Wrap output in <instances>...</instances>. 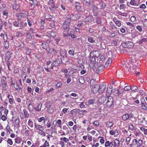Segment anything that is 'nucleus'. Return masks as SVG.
Wrapping results in <instances>:
<instances>
[{"instance_id":"nucleus-5","label":"nucleus","mask_w":147,"mask_h":147,"mask_svg":"<svg viewBox=\"0 0 147 147\" xmlns=\"http://www.w3.org/2000/svg\"><path fill=\"white\" fill-rule=\"evenodd\" d=\"M141 107L143 109H147V103L144 98H141Z\"/></svg>"},{"instance_id":"nucleus-49","label":"nucleus","mask_w":147,"mask_h":147,"mask_svg":"<svg viewBox=\"0 0 147 147\" xmlns=\"http://www.w3.org/2000/svg\"><path fill=\"white\" fill-rule=\"evenodd\" d=\"M68 53L71 56L74 55V51L73 50H69V51Z\"/></svg>"},{"instance_id":"nucleus-14","label":"nucleus","mask_w":147,"mask_h":147,"mask_svg":"<svg viewBox=\"0 0 147 147\" xmlns=\"http://www.w3.org/2000/svg\"><path fill=\"white\" fill-rule=\"evenodd\" d=\"M3 78L1 80V84L4 89L5 88H6L7 84L5 80H6V78L4 76Z\"/></svg>"},{"instance_id":"nucleus-4","label":"nucleus","mask_w":147,"mask_h":147,"mask_svg":"<svg viewBox=\"0 0 147 147\" xmlns=\"http://www.w3.org/2000/svg\"><path fill=\"white\" fill-rule=\"evenodd\" d=\"M107 100L106 103L108 107H110L113 104V98L112 96H107Z\"/></svg>"},{"instance_id":"nucleus-57","label":"nucleus","mask_w":147,"mask_h":147,"mask_svg":"<svg viewBox=\"0 0 147 147\" xmlns=\"http://www.w3.org/2000/svg\"><path fill=\"white\" fill-rule=\"evenodd\" d=\"M129 128L131 131H133L134 130V126L132 124H130L129 126Z\"/></svg>"},{"instance_id":"nucleus-55","label":"nucleus","mask_w":147,"mask_h":147,"mask_svg":"<svg viewBox=\"0 0 147 147\" xmlns=\"http://www.w3.org/2000/svg\"><path fill=\"white\" fill-rule=\"evenodd\" d=\"M131 87L129 86H125L124 88L125 91H127L131 89Z\"/></svg>"},{"instance_id":"nucleus-56","label":"nucleus","mask_w":147,"mask_h":147,"mask_svg":"<svg viewBox=\"0 0 147 147\" xmlns=\"http://www.w3.org/2000/svg\"><path fill=\"white\" fill-rule=\"evenodd\" d=\"M87 112V111L85 110H82L80 111L79 113L80 115H83L84 114L86 113Z\"/></svg>"},{"instance_id":"nucleus-27","label":"nucleus","mask_w":147,"mask_h":147,"mask_svg":"<svg viewBox=\"0 0 147 147\" xmlns=\"http://www.w3.org/2000/svg\"><path fill=\"white\" fill-rule=\"evenodd\" d=\"M131 87V90L134 92H135L137 91L138 87L136 86H133Z\"/></svg>"},{"instance_id":"nucleus-24","label":"nucleus","mask_w":147,"mask_h":147,"mask_svg":"<svg viewBox=\"0 0 147 147\" xmlns=\"http://www.w3.org/2000/svg\"><path fill=\"white\" fill-rule=\"evenodd\" d=\"M114 125V123L112 122L108 121L106 123V126L107 127H110V129H111V127Z\"/></svg>"},{"instance_id":"nucleus-9","label":"nucleus","mask_w":147,"mask_h":147,"mask_svg":"<svg viewBox=\"0 0 147 147\" xmlns=\"http://www.w3.org/2000/svg\"><path fill=\"white\" fill-rule=\"evenodd\" d=\"M140 0H131L130 4L132 6H138L140 4Z\"/></svg>"},{"instance_id":"nucleus-62","label":"nucleus","mask_w":147,"mask_h":147,"mask_svg":"<svg viewBox=\"0 0 147 147\" xmlns=\"http://www.w3.org/2000/svg\"><path fill=\"white\" fill-rule=\"evenodd\" d=\"M16 36H17L20 37L22 35V34L20 32H16Z\"/></svg>"},{"instance_id":"nucleus-41","label":"nucleus","mask_w":147,"mask_h":147,"mask_svg":"<svg viewBox=\"0 0 147 147\" xmlns=\"http://www.w3.org/2000/svg\"><path fill=\"white\" fill-rule=\"evenodd\" d=\"M13 26L15 27L18 28L19 27V24L18 22H17L16 21H14L13 23Z\"/></svg>"},{"instance_id":"nucleus-6","label":"nucleus","mask_w":147,"mask_h":147,"mask_svg":"<svg viewBox=\"0 0 147 147\" xmlns=\"http://www.w3.org/2000/svg\"><path fill=\"white\" fill-rule=\"evenodd\" d=\"M106 85L105 84H101L100 85H99V90H98V92L100 94H102L103 93L106 88Z\"/></svg>"},{"instance_id":"nucleus-61","label":"nucleus","mask_w":147,"mask_h":147,"mask_svg":"<svg viewBox=\"0 0 147 147\" xmlns=\"http://www.w3.org/2000/svg\"><path fill=\"white\" fill-rule=\"evenodd\" d=\"M146 7V5L144 4H141L140 7V8L141 9H144Z\"/></svg>"},{"instance_id":"nucleus-48","label":"nucleus","mask_w":147,"mask_h":147,"mask_svg":"<svg viewBox=\"0 0 147 147\" xmlns=\"http://www.w3.org/2000/svg\"><path fill=\"white\" fill-rule=\"evenodd\" d=\"M71 22V20L70 19H66L65 20V21L64 22V23L69 25L70 23Z\"/></svg>"},{"instance_id":"nucleus-37","label":"nucleus","mask_w":147,"mask_h":147,"mask_svg":"<svg viewBox=\"0 0 147 147\" xmlns=\"http://www.w3.org/2000/svg\"><path fill=\"white\" fill-rule=\"evenodd\" d=\"M112 91V88H107V92H106V94L107 95H109L111 93Z\"/></svg>"},{"instance_id":"nucleus-19","label":"nucleus","mask_w":147,"mask_h":147,"mask_svg":"<svg viewBox=\"0 0 147 147\" xmlns=\"http://www.w3.org/2000/svg\"><path fill=\"white\" fill-rule=\"evenodd\" d=\"M113 145V143L111 142H110L109 141L106 142L105 144V147H112Z\"/></svg>"},{"instance_id":"nucleus-8","label":"nucleus","mask_w":147,"mask_h":147,"mask_svg":"<svg viewBox=\"0 0 147 147\" xmlns=\"http://www.w3.org/2000/svg\"><path fill=\"white\" fill-rule=\"evenodd\" d=\"M113 21L117 26L120 27L121 26L122 24L121 22L118 20L116 17H115L113 18Z\"/></svg>"},{"instance_id":"nucleus-34","label":"nucleus","mask_w":147,"mask_h":147,"mask_svg":"<svg viewBox=\"0 0 147 147\" xmlns=\"http://www.w3.org/2000/svg\"><path fill=\"white\" fill-rule=\"evenodd\" d=\"M63 28L66 30L67 31L69 30V25L63 23Z\"/></svg>"},{"instance_id":"nucleus-11","label":"nucleus","mask_w":147,"mask_h":147,"mask_svg":"<svg viewBox=\"0 0 147 147\" xmlns=\"http://www.w3.org/2000/svg\"><path fill=\"white\" fill-rule=\"evenodd\" d=\"M107 98L104 96H100L98 98V101L100 103H103L106 102Z\"/></svg>"},{"instance_id":"nucleus-22","label":"nucleus","mask_w":147,"mask_h":147,"mask_svg":"<svg viewBox=\"0 0 147 147\" xmlns=\"http://www.w3.org/2000/svg\"><path fill=\"white\" fill-rule=\"evenodd\" d=\"M129 118V115L128 114H126L122 116V119L124 121H125Z\"/></svg>"},{"instance_id":"nucleus-51","label":"nucleus","mask_w":147,"mask_h":147,"mask_svg":"<svg viewBox=\"0 0 147 147\" xmlns=\"http://www.w3.org/2000/svg\"><path fill=\"white\" fill-rule=\"evenodd\" d=\"M136 28L139 32H141L142 31V28L140 26H136Z\"/></svg>"},{"instance_id":"nucleus-45","label":"nucleus","mask_w":147,"mask_h":147,"mask_svg":"<svg viewBox=\"0 0 147 147\" xmlns=\"http://www.w3.org/2000/svg\"><path fill=\"white\" fill-rule=\"evenodd\" d=\"M60 139L61 140H63L64 142L66 143H67L69 142L68 139L65 137H64L63 138H61Z\"/></svg>"},{"instance_id":"nucleus-17","label":"nucleus","mask_w":147,"mask_h":147,"mask_svg":"<svg viewBox=\"0 0 147 147\" xmlns=\"http://www.w3.org/2000/svg\"><path fill=\"white\" fill-rule=\"evenodd\" d=\"M66 54V53L65 51L61 50L60 51V55L61 57L63 59H64L67 58V56Z\"/></svg>"},{"instance_id":"nucleus-54","label":"nucleus","mask_w":147,"mask_h":147,"mask_svg":"<svg viewBox=\"0 0 147 147\" xmlns=\"http://www.w3.org/2000/svg\"><path fill=\"white\" fill-rule=\"evenodd\" d=\"M73 15L72 14H69L66 16V18L68 19H70L71 20H72Z\"/></svg>"},{"instance_id":"nucleus-46","label":"nucleus","mask_w":147,"mask_h":147,"mask_svg":"<svg viewBox=\"0 0 147 147\" xmlns=\"http://www.w3.org/2000/svg\"><path fill=\"white\" fill-rule=\"evenodd\" d=\"M48 42H49V41H47L46 42H43L42 43L41 46L44 49H45L46 47V43H47Z\"/></svg>"},{"instance_id":"nucleus-21","label":"nucleus","mask_w":147,"mask_h":147,"mask_svg":"<svg viewBox=\"0 0 147 147\" xmlns=\"http://www.w3.org/2000/svg\"><path fill=\"white\" fill-rule=\"evenodd\" d=\"M42 105V104L41 103L38 104L36 108H34V109L37 111H40L41 110Z\"/></svg>"},{"instance_id":"nucleus-28","label":"nucleus","mask_w":147,"mask_h":147,"mask_svg":"<svg viewBox=\"0 0 147 147\" xmlns=\"http://www.w3.org/2000/svg\"><path fill=\"white\" fill-rule=\"evenodd\" d=\"M94 100H88L86 102V105H89L94 103Z\"/></svg>"},{"instance_id":"nucleus-44","label":"nucleus","mask_w":147,"mask_h":147,"mask_svg":"<svg viewBox=\"0 0 147 147\" xmlns=\"http://www.w3.org/2000/svg\"><path fill=\"white\" fill-rule=\"evenodd\" d=\"M110 24L112 27V28L115 29L117 28V27L111 21L110 22Z\"/></svg>"},{"instance_id":"nucleus-20","label":"nucleus","mask_w":147,"mask_h":147,"mask_svg":"<svg viewBox=\"0 0 147 147\" xmlns=\"http://www.w3.org/2000/svg\"><path fill=\"white\" fill-rule=\"evenodd\" d=\"M25 16V14L23 13H21L20 14H17L16 15V17L18 20H19L22 18V17H24Z\"/></svg>"},{"instance_id":"nucleus-30","label":"nucleus","mask_w":147,"mask_h":147,"mask_svg":"<svg viewBox=\"0 0 147 147\" xmlns=\"http://www.w3.org/2000/svg\"><path fill=\"white\" fill-rule=\"evenodd\" d=\"M28 125L31 127H33V122L31 119H29L28 120Z\"/></svg>"},{"instance_id":"nucleus-40","label":"nucleus","mask_w":147,"mask_h":147,"mask_svg":"<svg viewBox=\"0 0 147 147\" xmlns=\"http://www.w3.org/2000/svg\"><path fill=\"white\" fill-rule=\"evenodd\" d=\"M132 66V67H129L128 70L129 71L131 72H134V71H135L134 70L135 66H133V65Z\"/></svg>"},{"instance_id":"nucleus-60","label":"nucleus","mask_w":147,"mask_h":147,"mask_svg":"<svg viewBox=\"0 0 147 147\" xmlns=\"http://www.w3.org/2000/svg\"><path fill=\"white\" fill-rule=\"evenodd\" d=\"M111 45H116L117 44V42L115 40H112L111 42Z\"/></svg>"},{"instance_id":"nucleus-25","label":"nucleus","mask_w":147,"mask_h":147,"mask_svg":"<svg viewBox=\"0 0 147 147\" xmlns=\"http://www.w3.org/2000/svg\"><path fill=\"white\" fill-rule=\"evenodd\" d=\"M11 54L9 52L6 53L5 56V59L6 60H8L11 57Z\"/></svg>"},{"instance_id":"nucleus-32","label":"nucleus","mask_w":147,"mask_h":147,"mask_svg":"<svg viewBox=\"0 0 147 147\" xmlns=\"http://www.w3.org/2000/svg\"><path fill=\"white\" fill-rule=\"evenodd\" d=\"M73 18H72V20H76L79 18V17L77 14H75L74 15H73Z\"/></svg>"},{"instance_id":"nucleus-26","label":"nucleus","mask_w":147,"mask_h":147,"mask_svg":"<svg viewBox=\"0 0 147 147\" xmlns=\"http://www.w3.org/2000/svg\"><path fill=\"white\" fill-rule=\"evenodd\" d=\"M22 139L20 137H17L15 139V143L17 144H20L21 143Z\"/></svg>"},{"instance_id":"nucleus-63","label":"nucleus","mask_w":147,"mask_h":147,"mask_svg":"<svg viewBox=\"0 0 147 147\" xmlns=\"http://www.w3.org/2000/svg\"><path fill=\"white\" fill-rule=\"evenodd\" d=\"M68 35L70 36L72 38H75L76 37V36L74 34H68Z\"/></svg>"},{"instance_id":"nucleus-7","label":"nucleus","mask_w":147,"mask_h":147,"mask_svg":"<svg viewBox=\"0 0 147 147\" xmlns=\"http://www.w3.org/2000/svg\"><path fill=\"white\" fill-rule=\"evenodd\" d=\"M76 7L77 11L80 12L82 11L83 6L82 4L77 3H76Z\"/></svg>"},{"instance_id":"nucleus-50","label":"nucleus","mask_w":147,"mask_h":147,"mask_svg":"<svg viewBox=\"0 0 147 147\" xmlns=\"http://www.w3.org/2000/svg\"><path fill=\"white\" fill-rule=\"evenodd\" d=\"M58 63L57 61H53L51 64L52 66H56L58 65Z\"/></svg>"},{"instance_id":"nucleus-18","label":"nucleus","mask_w":147,"mask_h":147,"mask_svg":"<svg viewBox=\"0 0 147 147\" xmlns=\"http://www.w3.org/2000/svg\"><path fill=\"white\" fill-rule=\"evenodd\" d=\"M114 144H113V146L114 147H119L120 145V142L119 140L117 139H115L114 142Z\"/></svg>"},{"instance_id":"nucleus-53","label":"nucleus","mask_w":147,"mask_h":147,"mask_svg":"<svg viewBox=\"0 0 147 147\" xmlns=\"http://www.w3.org/2000/svg\"><path fill=\"white\" fill-rule=\"evenodd\" d=\"M7 142V143L10 145H12L13 144V141L12 140L9 138L8 139Z\"/></svg>"},{"instance_id":"nucleus-16","label":"nucleus","mask_w":147,"mask_h":147,"mask_svg":"<svg viewBox=\"0 0 147 147\" xmlns=\"http://www.w3.org/2000/svg\"><path fill=\"white\" fill-rule=\"evenodd\" d=\"M104 67L103 65H100L97 68V69L96 71V72L97 73H100V72H102L103 71V70L104 69Z\"/></svg>"},{"instance_id":"nucleus-29","label":"nucleus","mask_w":147,"mask_h":147,"mask_svg":"<svg viewBox=\"0 0 147 147\" xmlns=\"http://www.w3.org/2000/svg\"><path fill=\"white\" fill-rule=\"evenodd\" d=\"M44 130V128L41 130H39V131H38V132L41 135L45 136L46 135V133L43 131Z\"/></svg>"},{"instance_id":"nucleus-47","label":"nucleus","mask_w":147,"mask_h":147,"mask_svg":"<svg viewBox=\"0 0 147 147\" xmlns=\"http://www.w3.org/2000/svg\"><path fill=\"white\" fill-rule=\"evenodd\" d=\"M45 120V117H41L38 119V121L39 122H41L42 121H44Z\"/></svg>"},{"instance_id":"nucleus-2","label":"nucleus","mask_w":147,"mask_h":147,"mask_svg":"<svg viewBox=\"0 0 147 147\" xmlns=\"http://www.w3.org/2000/svg\"><path fill=\"white\" fill-rule=\"evenodd\" d=\"M122 47L125 48L131 49L133 47L134 44L131 41H127L122 44Z\"/></svg>"},{"instance_id":"nucleus-31","label":"nucleus","mask_w":147,"mask_h":147,"mask_svg":"<svg viewBox=\"0 0 147 147\" xmlns=\"http://www.w3.org/2000/svg\"><path fill=\"white\" fill-rule=\"evenodd\" d=\"M24 114L25 117L26 118L28 117L29 115V114L27 111L25 109L23 110Z\"/></svg>"},{"instance_id":"nucleus-36","label":"nucleus","mask_w":147,"mask_h":147,"mask_svg":"<svg viewBox=\"0 0 147 147\" xmlns=\"http://www.w3.org/2000/svg\"><path fill=\"white\" fill-rule=\"evenodd\" d=\"M3 45L5 49H7L9 48V43L7 41H4V42L3 43Z\"/></svg>"},{"instance_id":"nucleus-33","label":"nucleus","mask_w":147,"mask_h":147,"mask_svg":"<svg viewBox=\"0 0 147 147\" xmlns=\"http://www.w3.org/2000/svg\"><path fill=\"white\" fill-rule=\"evenodd\" d=\"M112 59L111 58H109V59L107 61L106 63V66H109L110 64L111 63Z\"/></svg>"},{"instance_id":"nucleus-38","label":"nucleus","mask_w":147,"mask_h":147,"mask_svg":"<svg viewBox=\"0 0 147 147\" xmlns=\"http://www.w3.org/2000/svg\"><path fill=\"white\" fill-rule=\"evenodd\" d=\"M63 85V83L61 82H58L56 84V88L57 89L61 87Z\"/></svg>"},{"instance_id":"nucleus-39","label":"nucleus","mask_w":147,"mask_h":147,"mask_svg":"<svg viewBox=\"0 0 147 147\" xmlns=\"http://www.w3.org/2000/svg\"><path fill=\"white\" fill-rule=\"evenodd\" d=\"M28 108L29 110H33V106H32V104L31 102H30L29 103H28Z\"/></svg>"},{"instance_id":"nucleus-3","label":"nucleus","mask_w":147,"mask_h":147,"mask_svg":"<svg viewBox=\"0 0 147 147\" xmlns=\"http://www.w3.org/2000/svg\"><path fill=\"white\" fill-rule=\"evenodd\" d=\"M132 143L134 145H137L136 147H141L142 146L143 141L141 139H139L138 141L136 139L133 140Z\"/></svg>"},{"instance_id":"nucleus-35","label":"nucleus","mask_w":147,"mask_h":147,"mask_svg":"<svg viewBox=\"0 0 147 147\" xmlns=\"http://www.w3.org/2000/svg\"><path fill=\"white\" fill-rule=\"evenodd\" d=\"M50 36L51 37L54 38L56 36V33L53 31H52L50 32Z\"/></svg>"},{"instance_id":"nucleus-52","label":"nucleus","mask_w":147,"mask_h":147,"mask_svg":"<svg viewBox=\"0 0 147 147\" xmlns=\"http://www.w3.org/2000/svg\"><path fill=\"white\" fill-rule=\"evenodd\" d=\"M147 41V38H143L141 40H140L139 42V43L140 44H142L143 42H145Z\"/></svg>"},{"instance_id":"nucleus-13","label":"nucleus","mask_w":147,"mask_h":147,"mask_svg":"<svg viewBox=\"0 0 147 147\" xmlns=\"http://www.w3.org/2000/svg\"><path fill=\"white\" fill-rule=\"evenodd\" d=\"M32 2H30V6L32 7L33 4L34 7L36 6L38 4V2L36 0H29Z\"/></svg>"},{"instance_id":"nucleus-58","label":"nucleus","mask_w":147,"mask_h":147,"mask_svg":"<svg viewBox=\"0 0 147 147\" xmlns=\"http://www.w3.org/2000/svg\"><path fill=\"white\" fill-rule=\"evenodd\" d=\"M131 21V22H133L136 20V18L134 16H132L130 18Z\"/></svg>"},{"instance_id":"nucleus-59","label":"nucleus","mask_w":147,"mask_h":147,"mask_svg":"<svg viewBox=\"0 0 147 147\" xmlns=\"http://www.w3.org/2000/svg\"><path fill=\"white\" fill-rule=\"evenodd\" d=\"M2 14L3 15L7 16L8 14V12L7 10H5L3 11Z\"/></svg>"},{"instance_id":"nucleus-1","label":"nucleus","mask_w":147,"mask_h":147,"mask_svg":"<svg viewBox=\"0 0 147 147\" xmlns=\"http://www.w3.org/2000/svg\"><path fill=\"white\" fill-rule=\"evenodd\" d=\"M96 82L94 79L91 80L90 84L92 91L94 93H96L98 92L99 90V85L96 84Z\"/></svg>"},{"instance_id":"nucleus-64","label":"nucleus","mask_w":147,"mask_h":147,"mask_svg":"<svg viewBox=\"0 0 147 147\" xmlns=\"http://www.w3.org/2000/svg\"><path fill=\"white\" fill-rule=\"evenodd\" d=\"M143 24L144 27L147 28V20H145Z\"/></svg>"},{"instance_id":"nucleus-23","label":"nucleus","mask_w":147,"mask_h":147,"mask_svg":"<svg viewBox=\"0 0 147 147\" xmlns=\"http://www.w3.org/2000/svg\"><path fill=\"white\" fill-rule=\"evenodd\" d=\"M79 109H75L72 110L70 111V114H71L72 115H75L79 111Z\"/></svg>"},{"instance_id":"nucleus-10","label":"nucleus","mask_w":147,"mask_h":147,"mask_svg":"<svg viewBox=\"0 0 147 147\" xmlns=\"http://www.w3.org/2000/svg\"><path fill=\"white\" fill-rule=\"evenodd\" d=\"M46 121H47V119H46L43 121V124L45 126V127H47V128H49L50 127L51 125V122L49 120H47V123H46Z\"/></svg>"},{"instance_id":"nucleus-15","label":"nucleus","mask_w":147,"mask_h":147,"mask_svg":"<svg viewBox=\"0 0 147 147\" xmlns=\"http://www.w3.org/2000/svg\"><path fill=\"white\" fill-rule=\"evenodd\" d=\"M34 127L36 129L39 130L44 128L42 126L36 123H34Z\"/></svg>"},{"instance_id":"nucleus-12","label":"nucleus","mask_w":147,"mask_h":147,"mask_svg":"<svg viewBox=\"0 0 147 147\" xmlns=\"http://www.w3.org/2000/svg\"><path fill=\"white\" fill-rule=\"evenodd\" d=\"M85 6L87 7H89L90 6V0H82Z\"/></svg>"},{"instance_id":"nucleus-43","label":"nucleus","mask_w":147,"mask_h":147,"mask_svg":"<svg viewBox=\"0 0 147 147\" xmlns=\"http://www.w3.org/2000/svg\"><path fill=\"white\" fill-rule=\"evenodd\" d=\"M93 124L97 126H98L99 125V123L98 120L95 121L93 123Z\"/></svg>"},{"instance_id":"nucleus-42","label":"nucleus","mask_w":147,"mask_h":147,"mask_svg":"<svg viewBox=\"0 0 147 147\" xmlns=\"http://www.w3.org/2000/svg\"><path fill=\"white\" fill-rule=\"evenodd\" d=\"M88 41L90 43H95V41L93 39V38L90 37H89L88 38Z\"/></svg>"}]
</instances>
